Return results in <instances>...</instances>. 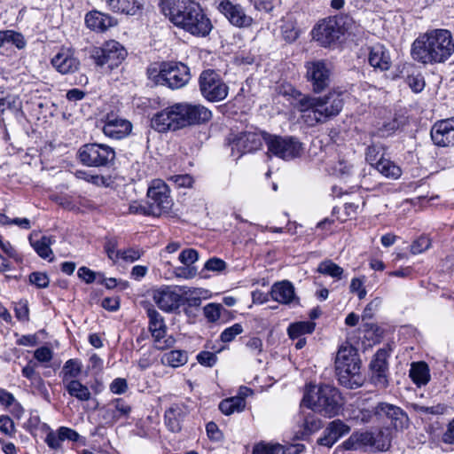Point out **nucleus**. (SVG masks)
Wrapping results in <instances>:
<instances>
[{
  "label": "nucleus",
  "mask_w": 454,
  "mask_h": 454,
  "mask_svg": "<svg viewBox=\"0 0 454 454\" xmlns=\"http://www.w3.org/2000/svg\"><path fill=\"white\" fill-rule=\"evenodd\" d=\"M159 6L171 23L192 35L206 36L213 27L200 5L192 0H160Z\"/></svg>",
  "instance_id": "nucleus-1"
},
{
  "label": "nucleus",
  "mask_w": 454,
  "mask_h": 454,
  "mask_svg": "<svg viewBox=\"0 0 454 454\" xmlns=\"http://www.w3.org/2000/svg\"><path fill=\"white\" fill-rule=\"evenodd\" d=\"M200 90L202 96L208 101L223 100L229 92V87L220 75L212 69L203 71L200 75Z\"/></svg>",
  "instance_id": "nucleus-11"
},
{
  "label": "nucleus",
  "mask_w": 454,
  "mask_h": 454,
  "mask_svg": "<svg viewBox=\"0 0 454 454\" xmlns=\"http://www.w3.org/2000/svg\"><path fill=\"white\" fill-rule=\"evenodd\" d=\"M317 271L338 280L341 279L344 274V270L331 260H325L320 262L317 267Z\"/></svg>",
  "instance_id": "nucleus-40"
},
{
  "label": "nucleus",
  "mask_w": 454,
  "mask_h": 454,
  "mask_svg": "<svg viewBox=\"0 0 454 454\" xmlns=\"http://www.w3.org/2000/svg\"><path fill=\"white\" fill-rule=\"evenodd\" d=\"M29 281L38 288H45L49 286L48 276L43 272H33L29 275Z\"/></svg>",
  "instance_id": "nucleus-58"
},
{
  "label": "nucleus",
  "mask_w": 454,
  "mask_h": 454,
  "mask_svg": "<svg viewBox=\"0 0 454 454\" xmlns=\"http://www.w3.org/2000/svg\"><path fill=\"white\" fill-rule=\"evenodd\" d=\"M344 105L342 93L331 90L325 96H304L297 103L302 121L309 127L326 122L337 116Z\"/></svg>",
  "instance_id": "nucleus-4"
},
{
  "label": "nucleus",
  "mask_w": 454,
  "mask_h": 454,
  "mask_svg": "<svg viewBox=\"0 0 454 454\" xmlns=\"http://www.w3.org/2000/svg\"><path fill=\"white\" fill-rule=\"evenodd\" d=\"M409 376L417 387L426 386L430 380V371L425 362L412 363Z\"/></svg>",
  "instance_id": "nucleus-32"
},
{
  "label": "nucleus",
  "mask_w": 454,
  "mask_h": 454,
  "mask_svg": "<svg viewBox=\"0 0 454 454\" xmlns=\"http://www.w3.org/2000/svg\"><path fill=\"white\" fill-rule=\"evenodd\" d=\"M108 5L114 12L136 15L142 10L143 3L141 0H109Z\"/></svg>",
  "instance_id": "nucleus-31"
},
{
  "label": "nucleus",
  "mask_w": 454,
  "mask_h": 454,
  "mask_svg": "<svg viewBox=\"0 0 454 454\" xmlns=\"http://www.w3.org/2000/svg\"><path fill=\"white\" fill-rule=\"evenodd\" d=\"M264 142L270 156L285 160L298 158L303 153L302 144L294 137H281L268 133L264 135Z\"/></svg>",
  "instance_id": "nucleus-8"
},
{
  "label": "nucleus",
  "mask_w": 454,
  "mask_h": 454,
  "mask_svg": "<svg viewBox=\"0 0 454 454\" xmlns=\"http://www.w3.org/2000/svg\"><path fill=\"white\" fill-rule=\"evenodd\" d=\"M69 395L81 402H87L91 398L89 387L80 380H73L63 385Z\"/></svg>",
  "instance_id": "nucleus-34"
},
{
  "label": "nucleus",
  "mask_w": 454,
  "mask_h": 454,
  "mask_svg": "<svg viewBox=\"0 0 454 454\" xmlns=\"http://www.w3.org/2000/svg\"><path fill=\"white\" fill-rule=\"evenodd\" d=\"M306 78L315 93L325 90L331 82V69L324 60L307 62Z\"/></svg>",
  "instance_id": "nucleus-14"
},
{
  "label": "nucleus",
  "mask_w": 454,
  "mask_h": 454,
  "mask_svg": "<svg viewBox=\"0 0 454 454\" xmlns=\"http://www.w3.org/2000/svg\"><path fill=\"white\" fill-rule=\"evenodd\" d=\"M63 439L59 430L51 431L45 437V442L52 450H59L62 447Z\"/></svg>",
  "instance_id": "nucleus-56"
},
{
  "label": "nucleus",
  "mask_w": 454,
  "mask_h": 454,
  "mask_svg": "<svg viewBox=\"0 0 454 454\" xmlns=\"http://www.w3.org/2000/svg\"><path fill=\"white\" fill-rule=\"evenodd\" d=\"M375 168L387 178L397 179L402 175L401 168L389 159H381Z\"/></svg>",
  "instance_id": "nucleus-39"
},
{
  "label": "nucleus",
  "mask_w": 454,
  "mask_h": 454,
  "mask_svg": "<svg viewBox=\"0 0 454 454\" xmlns=\"http://www.w3.org/2000/svg\"><path fill=\"white\" fill-rule=\"evenodd\" d=\"M336 21V27L339 28L340 36L345 34H355L357 30V25L353 18L348 15H340L333 17Z\"/></svg>",
  "instance_id": "nucleus-41"
},
{
  "label": "nucleus",
  "mask_w": 454,
  "mask_h": 454,
  "mask_svg": "<svg viewBox=\"0 0 454 454\" xmlns=\"http://www.w3.org/2000/svg\"><path fill=\"white\" fill-rule=\"evenodd\" d=\"M281 450L279 443L260 442L254 447L253 454H280Z\"/></svg>",
  "instance_id": "nucleus-47"
},
{
  "label": "nucleus",
  "mask_w": 454,
  "mask_h": 454,
  "mask_svg": "<svg viewBox=\"0 0 454 454\" xmlns=\"http://www.w3.org/2000/svg\"><path fill=\"white\" fill-rule=\"evenodd\" d=\"M129 212L135 215H152L151 207L148 202L142 204L133 201L129 207Z\"/></svg>",
  "instance_id": "nucleus-60"
},
{
  "label": "nucleus",
  "mask_w": 454,
  "mask_h": 454,
  "mask_svg": "<svg viewBox=\"0 0 454 454\" xmlns=\"http://www.w3.org/2000/svg\"><path fill=\"white\" fill-rule=\"evenodd\" d=\"M74 176L76 178L83 180L96 186L108 185L107 179L105 176L98 174H93L91 171L76 170Z\"/></svg>",
  "instance_id": "nucleus-42"
},
{
  "label": "nucleus",
  "mask_w": 454,
  "mask_h": 454,
  "mask_svg": "<svg viewBox=\"0 0 454 454\" xmlns=\"http://www.w3.org/2000/svg\"><path fill=\"white\" fill-rule=\"evenodd\" d=\"M351 293H356L359 300H363L366 296V289L364 287V278H354L351 279L350 286Z\"/></svg>",
  "instance_id": "nucleus-53"
},
{
  "label": "nucleus",
  "mask_w": 454,
  "mask_h": 454,
  "mask_svg": "<svg viewBox=\"0 0 454 454\" xmlns=\"http://www.w3.org/2000/svg\"><path fill=\"white\" fill-rule=\"evenodd\" d=\"M147 202L153 216L168 214L174 205L168 186L160 179L153 180L147 191Z\"/></svg>",
  "instance_id": "nucleus-10"
},
{
  "label": "nucleus",
  "mask_w": 454,
  "mask_h": 454,
  "mask_svg": "<svg viewBox=\"0 0 454 454\" xmlns=\"http://www.w3.org/2000/svg\"><path fill=\"white\" fill-rule=\"evenodd\" d=\"M52 237L42 236L38 240H34L33 235L29 237L30 245L33 247L36 254L43 259L49 261L53 260V252L51 245L53 243Z\"/></svg>",
  "instance_id": "nucleus-33"
},
{
  "label": "nucleus",
  "mask_w": 454,
  "mask_h": 454,
  "mask_svg": "<svg viewBox=\"0 0 454 454\" xmlns=\"http://www.w3.org/2000/svg\"><path fill=\"white\" fill-rule=\"evenodd\" d=\"M454 52V41L447 29H434L420 35L411 44V54L422 64L445 62Z\"/></svg>",
  "instance_id": "nucleus-3"
},
{
  "label": "nucleus",
  "mask_w": 454,
  "mask_h": 454,
  "mask_svg": "<svg viewBox=\"0 0 454 454\" xmlns=\"http://www.w3.org/2000/svg\"><path fill=\"white\" fill-rule=\"evenodd\" d=\"M336 26V21L333 17L323 20L314 27L313 38L322 46H329L341 37Z\"/></svg>",
  "instance_id": "nucleus-20"
},
{
  "label": "nucleus",
  "mask_w": 454,
  "mask_h": 454,
  "mask_svg": "<svg viewBox=\"0 0 454 454\" xmlns=\"http://www.w3.org/2000/svg\"><path fill=\"white\" fill-rule=\"evenodd\" d=\"M372 450L383 451L390 447L391 440L388 434L380 430L376 434L372 433Z\"/></svg>",
  "instance_id": "nucleus-44"
},
{
  "label": "nucleus",
  "mask_w": 454,
  "mask_h": 454,
  "mask_svg": "<svg viewBox=\"0 0 454 454\" xmlns=\"http://www.w3.org/2000/svg\"><path fill=\"white\" fill-rule=\"evenodd\" d=\"M82 364L78 359H68L60 372L63 385L76 380L82 372Z\"/></svg>",
  "instance_id": "nucleus-35"
},
{
  "label": "nucleus",
  "mask_w": 454,
  "mask_h": 454,
  "mask_svg": "<svg viewBox=\"0 0 454 454\" xmlns=\"http://www.w3.org/2000/svg\"><path fill=\"white\" fill-rule=\"evenodd\" d=\"M144 250L138 247H129L121 252L120 259L126 262H134L144 254Z\"/></svg>",
  "instance_id": "nucleus-50"
},
{
  "label": "nucleus",
  "mask_w": 454,
  "mask_h": 454,
  "mask_svg": "<svg viewBox=\"0 0 454 454\" xmlns=\"http://www.w3.org/2000/svg\"><path fill=\"white\" fill-rule=\"evenodd\" d=\"M387 352L385 349H379L370 364L372 379L376 385L380 387H386L387 384Z\"/></svg>",
  "instance_id": "nucleus-23"
},
{
  "label": "nucleus",
  "mask_w": 454,
  "mask_h": 454,
  "mask_svg": "<svg viewBox=\"0 0 454 454\" xmlns=\"http://www.w3.org/2000/svg\"><path fill=\"white\" fill-rule=\"evenodd\" d=\"M197 360L201 365L212 367L215 364L217 356L213 352L201 351L197 355Z\"/></svg>",
  "instance_id": "nucleus-57"
},
{
  "label": "nucleus",
  "mask_w": 454,
  "mask_h": 454,
  "mask_svg": "<svg viewBox=\"0 0 454 454\" xmlns=\"http://www.w3.org/2000/svg\"><path fill=\"white\" fill-rule=\"evenodd\" d=\"M211 118L212 113L206 106L182 102L157 113L152 119V126L159 132H164L205 123Z\"/></svg>",
  "instance_id": "nucleus-2"
},
{
  "label": "nucleus",
  "mask_w": 454,
  "mask_h": 454,
  "mask_svg": "<svg viewBox=\"0 0 454 454\" xmlns=\"http://www.w3.org/2000/svg\"><path fill=\"white\" fill-rule=\"evenodd\" d=\"M369 63L380 71L388 70L391 67V59L388 51L382 44H375L370 48Z\"/></svg>",
  "instance_id": "nucleus-28"
},
{
  "label": "nucleus",
  "mask_w": 454,
  "mask_h": 454,
  "mask_svg": "<svg viewBox=\"0 0 454 454\" xmlns=\"http://www.w3.org/2000/svg\"><path fill=\"white\" fill-rule=\"evenodd\" d=\"M205 317L211 322H215L220 317V305L209 303L204 307Z\"/></svg>",
  "instance_id": "nucleus-63"
},
{
  "label": "nucleus",
  "mask_w": 454,
  "mask_h": 454,
  "mask_svg": "<svg viewBox=\"0 0 454 454\" xmlns=\"http://www.w3.org/2000/svg\"><path fill=\"white\" fill-rule=\"evenodd\" d=\"M188 413V409L184 403H173L164 414L165 424L171 432L181 430V422Z\"/></svg>",
  "instance_id": "nucleus-26"
},
{
  "label": "nucleus",
  "mask_w": 454,
  "mask_h": 454,
  "mask_svg": "<svg viewBox=\"0 0 454 454\" xmlns=\"http://www.w3.org/2000/svg\"><path fill=\"white\" fill-rule=\"evenodd\" d=\"M191 78L189 67L181 62H164L160 65L156 82L172 90L185 86Z\"/></svg>",
  "instance_id": "nucleus-9"
},
{
  "label": "nucleus",
  "mask_w": 454,
  "mask_h": 454,
  "mask_svg": "<svg viewBox=\"0 0 454 454\" xmlns=\"http://www.w3.org/2000/svg\"><path fill=\"white\" fill-rule=\"evenodd\" d=\"M149 317V331L153 338L154 347L159 350H165L172 348L176 339L172 335H167V326L162 316L154 309L147 310Z\"/></svg>",
  "instance_id": "nucleus-13"
},
{
  "label": "nucleus",
  "mask_w": 454,
  "mask_h": 454,
  "mask_svg": "<svg viewBox=\"0 0 454 454\" xmlns=\"http://www.w3.org/2000/svg\"><path fill=\"white\" fill-rule=\"evenodd\" d=\"M0 432L9 437L15 436L17 429L13 420L9 416H0Z\"/></svg>",
  "instance_id": "nucleus-49"
},
{
  "label": "nucleus",
  "mask_w": 454,
  "mask_h": 454,
  "mask_svg": "<svg viewBox=\"0 0 454 454\" xmlns=\"http://www.w3.org/2000/svg\"><path fill=\"white\" fill-rule=\"evenodd\" d=\"M431 139L438 147L454 145V117L436 121L431 129Z\"/></svg>",
  "instance_id": "nucleus-17"
},
{
  "label": "nucleus",
  "mask_w": 454,
  "mask_h": 454,
  "mask_svg": "<svg viewBox=\"0 0 454 454\" xmlns=\"http://www.w3.org/2000/svg\"><path fill=\"white\" fill-rule=\"evenodd\" d=\"M176 278L191 279L196 277L197 269L193 266L176 267L174 270Z\"/></svg>",
  "instance_id": "nucleus-59"
},
{
  "label": "nucleus",
  "mask_w": 454,
  "mask_h": 454,
  "mask_svg": "<svg viewBox=\"0 0 454 454\" xmlns=\"http://www.w3.org/2000/svg\"><path fill=\"white\" fill-rule=\"evenodd\" d=\"M51 64L59 74H68L79 69L80 60L72 48L61 47L51 58Z\"/></svg>",
  "instance_id": "nucleus-16"
},
{
  "label": "nucleus",
  "mask_w": 454,
  "mask_h": 454,
  "mask_svg": "<svg viewBox=\"0 0 454 454\" xmlns=\"http://www.w3.org/2000/svg\"><path fill=\"white\" fill-rule=\"evenodd\" d=\"M7 43L9 45V48L11 46H14L18 50H23L26 48L27 41L21 33L14 30H7Z\"/></svg>",
  "instance_id": "nucleus-48"
},
{
  "label": "nucleus",
  "mask_w": 454,
  "mask_h": 454,
  "mask_svg": "<svg viewBox=\"0 0 454 454\" xmlns=\"http://www.w3.org/2000/svg\"><path fill=\"white\" fill-rule=\"evenodd\" d=\"M407 83L415 93L422 91L425 87V80L421 74L408 75Z\"/></svg>",
  "instance_id": "nucleus-54"
},
{
  "label": "nucleus",
  "mask_w": 454,
  "mask_h": 454,
  "mask_svg": "<svg viewBox=\"0 0 454 454\" xmlns=\"http://www.w3.org/2000/svg\"><path fill=\"white\" fill-rule=\"evenodd\" d=\"M85 23L91 30L105 32L109 27L115 26L116 20L108 14L93 11L86 14Z\"/></svg>",
  "instance_id": "nucleus-27"
},
{
  "label": "nucleus",
  "mask_w": 454,
  "mask_h": 454,
  "mask_svg": "<svg viewBox=\"0 0 454 454\" xmlns=\"http://www.w3.org/2000/svg\"><path fill=\"white\" fill-rule=\"evenodd\" d=\"M126 56L125 48L114 40L106 42L102 47L95 48L91 54L98 66L107 65L111 69L118 67Z\"/></svg>",
  "instance_id": "nucleus-12"
},
{
  "label": "nucleus",
  "mask_w": 454,
  "mask_h": 454,
  "mask_svg": "<svg viewBox=\"0 0 454 454\" xmlns=\"http://www.w3.org/2000/svg\"><path fill=\"white\" fill-rule=\"evenodd\" d=\"M350 427L340 419L329 423L325 430V435L318 439L320 445L332 447L340 437L348 434Z\"/></svg>",
  "instance_id": "nucleus-25"
},
{
  "label": "nucleus",
  "mask_w": 454,
  "mask_h": 454,
  "mask_svg": "<svg viewBox=\"0 0 454 454\" xmlns=\"http://www.w3.org/2000/svg\"><path fill=\"white\" fill-rule=\"evenodd\" d=\"M226 268V262L217 257L207 260L204 265V269L210 271H223Z\"/></svg>",
  "instance_id": "nucleus-62"
},
{
  "label": "nucleus",
  "mask_w": 454,
  "mask_h": 454,
  "mask_svg": "<svg viewBox=\"0 0 454 454\" xmlns=\"http://www.w3.org/2000/svg\"><path fill=\"white\" fill-rule=\"evenodd\" d=\"M188 361L187 352L184 350L175 349L165 353L161 357V363L173 368L180 367Z\"/></svg>",
  "instance_id": "nucleus-37"
},
{
  "label": "nucleus",
  "mask_w": 454,
  "mask_h": 454,
  "mask_svg": "<svg viewBox=\"0 0 454 454\" xmlns=\"http://www.w3.org/2000/svg\"><path fill=\"white\" fill-rule=\"evenodd\" d=\"M20 109V100L16 96L5 95L4 91H0V114L4 111H18Z\"/></svg>",
  "instance_id": "nucleus-43"
},
{
  "label": "nucleus",
  "mask_w": 454,
  "mask_h": 454,
  "mask_svg": "<svg viewBox=\"0 0 454 454\" xmlns=\"http://www.w3.org/2000/svg\"><path fill=\"white\" fill-rule=\"evenodd\" d=\"M375 415L380 419L382 417L388 419L395 429L403 428L408 421L406 414L401 408L384 403L375 407Z\"/></svg>",
  "instance_id": "nucleus-22"
},
{
  "label": "nucleus",
  "mask_w": 454,
  "mask_h": 454,
  "mask_svg": "<svg viewBox=\"0 0 454 454\" xmlns=\"http://www.w3.org/2000/svg\"><path fill=\"white\" fill-rule=\"evenodd\" d=\"M270 295L273 301L282 304H298L294 285L288 280L275 283L271 286Z\"/></svg>",
  "instance_id": "nucleus-24"
},
{
  "label": "nucleus",
  "mask_w": 454,
  "mask_h": 454,
  "mask_svg": "<svg viewBox=\"0 0 454 454\" xmlns=\"http://www.w3.org/2000/svg\"><path fill=\"white\" fill-rule=\"evenodd\" d=\"M280 29L283 39L287 43L294 42L299 36V31L292 20H284Z\"/></svg>",
  "instance_id": "nucleus-45"
},
{
  "label": "nucleus",
  "mask_w": 454,
  "mask_h": 454,
  "mask_svg": "<svg viewBox=\"0 0 454 454\" xmlns=\"http://www.w3.org/2000/svg\"><path fill=\"white\" fill-rule=\"evenodd\" d=\"M198 259L199 254L193 248H187L183 250L178 256L180 262L185 266H192V264L196 262Z\"/></svg>",
  "instance_id": "nucleus-51"
},
{
  "label": "nucleus",
  "mask_w": 454,
  "mask_h": 454,
  "mask_svg": "<svg viewBox=\"0 0 454 454\" xmlns=\"http://www.w3.org/2000/svg\"><path fill=\"white\" fill-rule=\"evenodd\" d=\"M181 304H187L190 307H200L202 299L208 297V290L200 287H188L178 286Z\"/></svg>",
  "instance_id": "nucleus-29"
},
{
  "label": "nucleus",
  "mask_w": 454,
  "mask_h": 454,
  "mask_svg": "<svg viewBox=\"0 0 454 454\" xmlns=\"http://www.w3.org/2000/svg\"><path fill=\"white\" fill-rule=\"evenodd\" d=\"M80 161L87 167L107 168L115 160V151L106 144L89 143L82 145L78 150Z\"/></svg>",
  "instance_id": "nucleus-7"
},
{
  "label": "nucleus",
  "mask_w": 454,
  "mask_h": 454,
  "mask_svg": "<svg viewBox=\"0 0 454 454\" xmlns=\"http://www.w3.org/2000/svg\"><path fill=\"white\" fill-rule=\"evenodd\" d=\"M267 132H242L231 143V151L237 150L240 154L252 153L261 148Z\"/></svg>",
  "instance_id": "nucleus-19"
},
{
  "label": "nucleus",
  "mask_w": 454,
  "mask_h": 454,
  "mask_svg": "<svg viewBox=\"0 0 454 454\" xmlns=\"http://www.w3.org/2000/svg\"><path fill=\"white\" fill-rule=\"evenodd\" d=\"M110 390L115 395L124 394L128 390L127 380L123 378H117L110 384Z\"/></svg>",
  "instance_id": "nucleus-64"
},
{
  "label": "nucleus",
  "mask_w": 454,
  "mask_h": 454,
  "mask_svg": "<svg viewBox=\"0 0 454 454\" xmlns=\"http://www.w3.org/2000/svg\"><path fill=\"white\" fill-rule=\"evenodd\" d=\"M372 433L371 432H355L344 442L343 447L346 450H372Z\"/></svg>",
  "instance_id": "nucleus-30"
},
{
  "label": "nucleus",
  "mask_w": 454,
  "mask_h": 454,
  "mask_svg": "<svg viewBox=\"0 0 454 454\" xmlns=\"http://www.w3.org/2000/svg\"><path fill=\"white\" fill-rule=\"evenodd\" d=\"M315 330V323L309 321H301L291 324L287 328V333L290 339L302 337L305 334L312 333Z\"/></svg>",
  "instance_id": "nucleus-38"
},
{
  "label": "nucleus",
  "mask_w": 454,
  "mask_h": 454,
  "mask_svg": "<svg viewBox=\"0 0 454 454\" xmlns=\"http://www.w3.org/2000/svg\"><path fill=\"white\" fill-rule=\"evenodd\" d=\"M246 407V400L244 396H232L223 400L219 403V410L224 415H231L234 412H240Z\"/></svg>",
  "instance_id": "nucleus-36"
},
{
  "label": "nucleus",
  "mask_w": 454,
  "mask_h": 454,
  "mask_svg": "<svg viewBox=\"0 0 454 454\" xmlns=\"http://www.w3.org/2000/svg\"><path fill=\"white\" fill-rule=\"evenodd\" d=\"M365 159L369 164L376 167L378 162H380L381 159H384L383 147L380 145L376 144L369 145L366 149Z\"/></svg>",
  "instance_id": "nucleus-46"
},
{
  "label": "nucleus",
  "mask_w": 454,
  "mask_h": 454,
  "mask_svg": "<svg viewBox=\"0 0 454 454\" xmlns=\"http://www.w3.org/2000/svg\"><path fill=\"white\" fill-rule=\"evenodd\" d=\"M218 10L236 27H247L252 23V18L245 14L242 7L229 0H221Z\"/></svg>",
  "instance_id": "nucleus-21"
},
{
  "label": "nucleus",
  "mask_w": 454,
  "mask_h": 454,
  "mask_svg": "<svg viewBox=\"0 0 454 454\" xmlns=\"http://www.w3.org/2000/svg\"><path fill=\"white\" fill-rule=\"evenodd\" d=\"M243 332V327L240 324H234L230 327H227L221 333V340L223 342H230L235 339V337Z\"/></svg>",
  "instance_id": "nucleus-52"
},
{
  "label": "nucleus",
  "mask_w": 454,
  "mask_h": 454,
  "mask_svg": "<svg viewBox=\"0 0 454 454\" xmlns=\"http://www.w3.org/2000/svg\"><path fill=\"white\" fill-rule=\"evenodd\" d=\"M431 246L430 239L426 236H421L411 246V252L413 254H421L424 251L427 250Z\"/></svg>",
  "instance_id": "nucleus-55"
},
{
  "label": "nucleus",
  "mask_w": 454,
  "mask_h": 454,
  "mask_svg": "<svg viewBox=\"0 0 454 454\" xmlns=\"http://www.w3.org/2000/svg\"><path fill=\"white\" fill-rule=\"evenodd\" d=\"M301 405L328 418L336 416L341 406L339 390L328 384L306 385Z\"/></svg>",
  "instance_id": "nucleus-5"
},
{
  "label": "nucleus",
  "mask_w": 454,
  "mask_h": 454,
  "mask_svg": "<svg viewBox=\"0 0 454 454\" xmlns=\"http://www.w3.org/2000/svg\"><path fill=\"white\" fill-rule=\"evenodd\" d=\"M105 251L110 260L117 262L120 259L121 250L117 249V242L115 240H108L105 245Z\"/></svg>",
  "instance_id": "nucleus-61"
},
{
  "label": "nucleus",
  "mask_w": 454,
  "mask_h": 454,
  "mask_svg": "<svg viewBox=\"0 0 454 454\" xmlns=\"http://www.w3.org/2000/svg\"><path fill=\"white\" fill-rule=\"evenodd\" d=\"M153 299L163 311L171 312L181 305L178 286H165L153 291Z\"/></svg>",
  "instance_id": "nucleus-18"
},
{
  "label": "nucleus",
  "mask_w": 454,
  "mask_h": 454,
  "mask_svg": "<svg viewBox=\"0 0 454 454\" xmlns=\"http://www.w3.org/2000/svg\"><path fill=\"white\" fill-rule=\"evenodd\" d=\"M335 369L342 386L348 388H356L362 386L360 360L356 349L351 345L340 347L335 359Z\"/></svg>",
  "instance_id": "nucleus-6"
},
{
  "label": "nucleus",
  "mask_w": 454,
  "mask_h": 454,
  "mask_svg": "<svg viewBox=\"0 0 454 454\" xmlns=\"http://www.w3.org/2000/svg\"><path fill=\"white\" fill-rule=\"evenodd\" d=\"M101 130L104 135L110 139H122L126 137L132 130V124L129 121L111 113L107 114L101 120Z\"/></svg>",
  "instance_id": "nucleus-15"
}]
</instances>
